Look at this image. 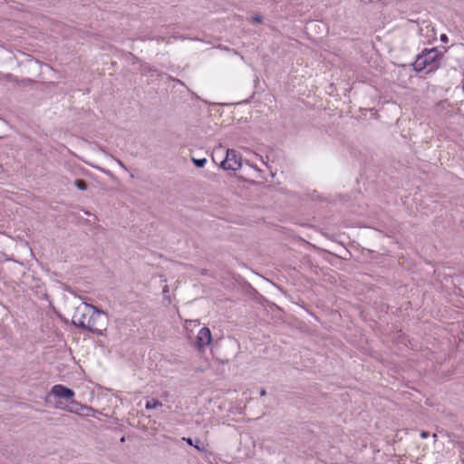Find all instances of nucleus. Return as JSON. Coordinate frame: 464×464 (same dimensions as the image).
I'll list each match as a JSON object with an SVG mask.
<instances>
[{"label": "nucleus", "instance_id": "6e6552de", "mask_svg": "<svg viewBox=\"0 0 464 464\" xmlns=\"http://www.w3.org/2000/svg\"><path fill=\"white\" fill-rule=\"evenodd\" d=\"M161 405H162V403L159 400L152 399L150 401H147L145 407L147 410H151V409H157V408L160 407Z\"/></svg>", "mask_w": 464, "mask_h": 464}, {"label": "nucleus", "instance_id": "dca6fc26", "mask_svg": "<svg viewBox=\"0 0 464 464\" xmlns=\"http://www.w3.org/2000/svg\"><path fill=\"white\" fill-rule=\"evenodd\" d=\"M266 390H261V392H260V395H261V396H265V395H266Z\"/></svg>", "mask_w": 464, "mask_h": 464}, {"label": "nucleus", "instance_id": "2eb2a0df", "mask_svg": "<svg viewBox=\"0 0 464 464\" xmlns=\"http://www.w3.org/2000/svg\"><path fill=\"white\" fill-rule=\"evenodd\" d=\"M420 436H421V438H424V439L428 438L429 437V432L428 431H422L420 433Z\"/></svg>", "mask_w": 464, "mask_h": 464}, {"label": "nucleus", "instance_id": "f8f14e48", "mask_svg": "<svg viewBox=\"0 0 464 464\" xmlns=\"http://www.w3.org/2000/svg\"><path fill=\"white\" fill-rule=\"evenodd\" d=\"M253 21L256 23H262L263 22V16L260 14H256L252 17Z\"/></svg>", "mask_w": 464, "mask_h": 464}, {"label": "nucleus", "instance_id": "4468645a", "mask_svg": "<svg viewBox=\"0 0 464 464\" xmlns=\"http://www.w3.org/2000/svg\"><path fill=\"white\" fill-rule=\"evenodd\" d=\"M117 163L119 166H121L122 169H127L126 166L123 164V162L120 160H117Z\"/></svg>", "mask_w": 464, "mask_h": 464}, {"label": "nucleus", "instance_id": "ddd939ff", "mask_svg": "<svg viewBox=\"0 0 464 464\" xmlns=\"http://www.w3.org/2000/svg\"><path fill=\"white\" fill-rule=\"evenodd\" d=\"M448 40H449V39H448V36H447L445 34H442L440 35V41H441L442 43H447V42H448Z\"/></svg>", "mask_w": 464, "mask_h": 464}, {"label": "nucleus", "instance_id": "0eeeda50", "mask_svg": "<svg viewBox=\"0 0 464 464\" xmlns=\"http://www.w3.org/2000/svg\"><path fill=\"white\" fill-rule=\"evenodd\" d=\"M182 440L186 441L189 446L194 447L199 452H207V447L200 441L198 438L193 440L192 438L183 437Z\"/></svg>", "mask_w": 464, "mask_h": 464}, {"label": "nucleus", "instance_id": "1a4fd4ad", "mask_svg": "<svg viewBox=\"0 0 464 464\" xmlns=\"http://www.w3.org/2000/svg\"><path fill=\"white\" fill-rule=\"evenodd\" d=\"M74 185L78 189L82 191L86 190L88 188L87 182L84 179H75Z\"/></svg>", "mask_w": 464, "mask_h": 464}, {"label": "nucleus", "instance_id": "f3484780", "mask_svg": "<svg viewBox=\"0 0 464 464\" xmlns=\"http://www.w3.org/2000/svg\"><path fill=\"white\" fill-rule=\"evenodd\" d=\"M125 441V437H121V442H124Z\"/></svg>", "mask_w": 464, "mask_h": 464}, {"label": "nucleus", "instance_id": "7ed1b4c3", "mask_svg": "<svg viewBox=\"0 0 464 464\" xmlns=\"http://www.w3.org/2000/svg\"><path fill=\"white\" fill-rule=\"evenodd\" d=\"M219 168L224 170L236 171L241 168V157L237 151L232 149H227L226 151V157L219 163Z\"/></svg>", "mask_w": 464, "mask_h": 464}, {"label": "nucleus", "instance_id": "39448f33", "mask_svg": "<svg viewBox=\"0 0 464 464\" xmlns=\"http://www.w3.org/2000/svg\"><path fill=\"white\" fill-rule=\"evenodd\" d=\"M212 342V335L209 328L202 327L198 335L196 346L198 350H203L207 345L210 344Z\"/></svg>", "mask_w": 464, "mask_h": 464}, {"label": "nucleus", "instance_id": "f03ea898", "mask_svg": "<svg viewBox=\"0 0 464 464\" xmlns=\"http://www.w3.org/2000/svg\"><path fill=\"white\" fill-rule=\"evenodd\" d=\"M439 53L436 48L425 49L419 54L413 63V69L416 72H422L429 67L428 72H432L439 67Z\"/></svg>", "mask_w": 464, "mask_h": 464}, {"label": "nucleus", "instance_id": "423d86ee", "mask_svg": "<svg viewBox=\"0 0 464 464\" xmlns=\"http://www.w3.org/2000/svg\"><path fill=\"white\" fill-rule=\"evenodd\" d=\"M51 394L54 397L60 398V399H65V400H72L74 396L73 390L62 385V384H56L52 387Z\"/></svg>", "mask_w": 464, "mask_h": 464}, {"label": "nucleus", "instance_id": "f257e3e1", "mask_svg": "<svg viewBox=\"0 0 464 464\" xmlns=\"http://www.w3.org/2000/svg\"><path fill=\"white\" fill-rule=\"evenodd\" d=\"M72 324L81 329L97 335H103L108 326V315L92 304L82 303L76 307L72 315Z\"/></svg>", "mask_w": 464, "mask_h": 464}, {"label": "nucleus", "instance_id": "20e7f679", "mask_svg": "<svg viewBox=\"0 0 464 464\" xmlns=\"http://www.w3.org/2000/svg\"><path fill=\"white\" fill-rule=\"evenodd\" d=\"M58 409H64L70 412L81 415V416H91L92 412L94 411V410L92 407L83 405L74 400H72L70 403L66 407H63L62 405L56 403L55 405Z\"/></svg>", "mask_w": 464, "mask_h": 464}, {"label": "nucleus", "instance_id": "9b49d317", "mask_svg": "<svg viewBox=\"0 0 464 464\" xmlns=\"http://www.w3.org/2000/svg\"><path fill=\"white\" fill-rule=\"evenodd\" d=\"M5 79L6 81H8V82H16V83H18V84H20V83H25V82H26V80H22V81L17 80V78H16L14 75L11 74V73H7V74H5Z\"/></svg>", "mask_w": 464, "mask_h": 464}, {"label": "nucleus", "instance_id": "9d476101", "mask_svg": "<svg viewBox=\"0 0 464 464\" xmlns=\"http://www.w3.org/2000/svg\"><path fill=\"white\" fill-rule=\"evenodd\" d=\"M191 160L197 168H203L207 163L206 158H202V159L191 158Z\"/></svg>", "mask_w": 464, "mask_h": 464}]
</instances>
